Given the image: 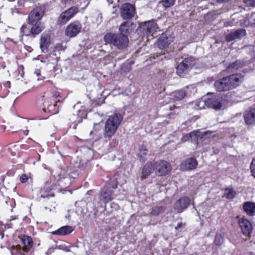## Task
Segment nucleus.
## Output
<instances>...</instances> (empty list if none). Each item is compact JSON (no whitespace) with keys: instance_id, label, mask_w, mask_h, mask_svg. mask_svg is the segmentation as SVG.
Listing matches in <instances>:
<instances>
[{"instance_id":"1","label":"nucleus","mask_w":255,"mask_h":255,"mask_svg":"<svg viewBox=\"0 0 255 255\" xmlns=\"http://www.w3.org/2000/svg\"><path fill=\"white\" fill-rule=\"evenodd\" d=\"M243 81L244 76L242 74H233L216 81L214 86L218 92L227 91L236 88Z\"/></svg>"},{"instance_id":"2","label":"nucleus","mask_w":255,"mask_h":255,"mask_svg":"<svg viewBox=\"0 0 255 255\" xmlns=\"http://www.w3.org/2000/svg\"><path fill=\"white\" fill-rule=\"evenodd\" d=\"M123 119V116L120 113H114L109 116L105 122L103 132L105 138H110L115 134Z\"/></svg>"},{"instance_id":"3","label":"nucleus","mask_w":255,"mask_h":255,"mask_svg":"<svg viewBox=\"0 0 255 255\" xmlns=\"http://www.w3.org/2000/svg\"><path fill=\"white\" fill-rule=\"evenodd\" d=\"M123 119V116L120 113H114L109 116L105 122L103 132L105 138H110L115 134Z\"/></svg>"},{"instance_id":"4","label":"nucleus","mask_w":255,"mask_h":255,"mask_svg":"<svg viewBox=\"0 0 255 255\" xmlns=\"http://www.w3.org/2000/svg\"><path fill=\"white\" fill-rule=\"evenodd\" d=\"M104 40L105 42L113 45L119 49L126 48L129 42L127 35L119 33H108L105 35Z\"/></svg>"},{"instance_id":"5","label":"nucleus","mask_w":255,"mask_h":255,"mask_svg":"<svg viewBox=\"0 0 255 255\" xmlns=\"http://www.w3.org/2000/svg\"><path fill=\"white\" fill-rule=\"evenodd\" d=\"M23 247L17 245L12 248L11 253L12 255H32L30 249L32 246V240L28 236H24L21 239Z\"/></svg>"},{"instance_id":"6","label":"nucleus","mask_w":255,"mask_h":255,"mask_svg":"<svg viewBox=\"0 0 255 255\" xmlns=\"http://www.w3.org/2000/svg\"><path fill=\"white\" fill-rule=\"evenodd\" d=\"M205 105L216 111L221 110L226 107V96L223 94H219L208 98L205 101Z\"/></svg>"},{"instance_id":"7","label":"nucleus","mask_w":255,"mask_h":255,"mask_svg":"<svg viewBox=\"0 0 255 255\" xmlns=\"http://www.w3.org/2000/svg\"><path fill=\"white\" fill-rule=\"evenodd\" d=\"M44 5L36 6L29 13L28 17L29 24H35L41 23L40 20L42 19L45 12Z\"/></svg>"},{"instance_id":"8","label":"nucleus","mask_w":255,"mask_h":255,"mask_svg":"<svg viewBox=\"0 0 255 255\" xmlns=\"http://www.w3.org/2000/svg\"><path fill=\"white\" fill-rule=\"evenodd\" d=\"M195 64V59L192 56H189L183 59L176 67L177 75L182 76L184 73L191 68Z\"/></svg>"},{"instance_id":"9","label":"nucleus","mask_w":255,"mask_h":255,"mask_svg":"<svg viewBox=\"0 0 255 255\" xmlns=\"http://www.w3.org/2000/svg\"><path fill=\"white\" fill-rule=\"evenodd\" d=\"M78 11L76 6H73L61 13L57 19V23L64 25L70 20Z\"/></svg>"},{"instance_id":"10","label":"nucleus","mask_w":255,"mask_h":255,"mask_svg":"<svg viewBox=\"0 0 255 255\" xmlns=\"http://www.w3.org/2000/svg\"><path fill=\"white\" fill-rule=\"evenodd\" d=\"M156 173L158 176H165L171 171V166L169 162L164 160L155 162Z\"/></svg>"},{"instance_id":"11","label":"nucleus","mask_w":255,"mask_h":255,"mask_svg":"<svg viewBox=\"0 0 255 255\" xmlns=\"http://www.w3.org/2000/svg\"><path fill=\"white\" fill-rule=\"evenodd\" d=\"M157 28V25L154 20H150L141 23L140 29L147 36L152 35Z\"/></svg>"},{"instance_id":"12","label":"nucleus","mask_w":255,"mask_h":255,"mask_svg":"<svg viewBox=\"0 0 255 255\" xmlns=\"http://www.w3.org/2000/svg\"><path fill=\"white\" fill-rule=\"evenodd\" d=\"M134 13L135 8L133 5L129 3L122 5L121 8V14L124 19H130L133 16Z\"/></svg>"},{"instance_id":"13","label":"nucleus","mask_w":255,"mask_h":255,"mask_svg":"<svg viewBox=\"0 0 255 255\" xmlns=\"http://www.w3.org/2000/svg\"><path fill=\"white\" fill-rule=\"evenodd\" d=\"M81 24L79 21H74L68 25L65 34L70 37H75L81 31Z\"/></svg>"},{"instance_id":"14","label":"nucleus","mask_w":255,"mask_h":255,"mask_svg":"<svg viewBox=\"0 0 255 255\" xmlns=\"http://www.w3.org/2000/svg\"><path fill=\"white\" fill-rule=\"evenodd\" d=\"M190 204V199L188 197L180 198L174 204V209L177 213H180L187 209Z\"/></svg>"},{"instance_id":"15","label":"nucleus","mask_w":255,"mask_h":255,"mask_svg":"<svg viewBox=\"0 0 255 255\" xmlns=\"http://www.w3.org/2000/svg\"><path fill=\"white\" fill-rule=\"evenodd\" d=\"M238 223L244 235H249L252 233L253 226L249 220L241 218L239 219Z\"/></svg>"},{"instance_id":"16","label":"nucleus","mask_w":255,"mask_h":255,"mask_svg":"<svg viewBox=\"0 0 255 255\" xmlns=\"http://www.w3.org/2000/svg\"><path fill=\"white\" fill-rule=\"evenodd\" d=\"M246 34V30L245 29L240 28L227 34L225 39L227 42H231L237 39H241Z\"/></svg>"},{"instance_id":"17","label":"nucleus","mask_w":255,"mask_h":255,"mask_svg":"<svg viewBox=\"0 0 255 255\" xmlns=\"http://www.w3.org/2000/svg\"><path fill=\"white\" fill-rule=\"evenodd\" d=\"M50 44V36L46 33H43L40 37V48L43 53L47 52Z\"/></svg>"},{"instance_id":"18","label":"nucleus","mask_w":255,"mask_h":255,"mask_svg":"<svg viewBox=\"0 0 255 255\" xmlns=\"http://www.w3.org/2000/svg\"><path fill=\"white\" fill-rule=\"evenodd\" d=\"M197 165V161L194 158L191 157L187 159L181 163V167L185 171L191 170L195 169Z\"/></svg>"},{"instance_id":"19","label":"nucleus","mask_w":255,"mask_h":255,"mask_svg":"<svg viewBox=\"0 0 255 255\" xmlns=\"http://www.w3.org/2000/svg\"><path fill=\"white\" fill-rule=\"evenodd\" d=\"M114 198H115V195L111 190L106 188L101 192L100 199L104 203H108L112 200Z\"/></svg>"},{"instance_id":"20","label":"nucleus","mask_w":255,"mask_h":255,"mask_svg":"<svg viewBox=\"0 0 255 255\" xmlns=\"http://www.w3.org/2000/svg\"><path fill=\"white\" fill-rule=\"evenodd\" d=\"M155 161H148L143 167L142 171V177L146 178L155 169Z\"/></svg>"},{"instance_id":"21","label":"nucleus","mask_w":255,"mask_h":255,"mask_svg":"<svg viewBox=\"0 0 255 255\" xmlns=\"http://www.w3.org/2000/svg\"><path fill=\"white\" fill-rule=\"evenodd\" d=\"M244 119L247 125H252L255 123V109L251 108L244 114Z\"/></svg>"},{"instance_id":"22","label":"nucleus","mask_w":255,"mask_h":255,"mask_svg":"<svg viewBox=\"0 0 255 255\" xmlns=\"http://www.w3.org/2000/svg\"><path fill=\"white\" fill-rule=\"evenodd\" d=\"M243 208L245 212L250 216L255 215V203L252 202H246L244 203Z\"/></svg>"},{"instance_id":"23","label":"nucleus","mask_w":255,"mask_h":255,"mask_svg":"<svg viewBox=\"0 0 255 255\" xmlns=\"http://www.w3.org/2000/svg\"><path fill=\"white\" fill-rule=\"evenodd\" d=\"M132 23L129 21H124L122 22L119 28L120 34L127 35L130 33V27Z\"/></svg>"},{"instance_id":"24","label":"nucleus","mask_w":255,"mask_h":255,"mask_svg":"<svg viewBox=\"0 0 255 255\" xmlns=\"http://www.w3.org/2000/svg\"><path fill=\"white\" fill-rule=\"evenodd\" d=\"M170 43V39L165 34H162L158 39V46L160 49H163L168 46Z\"/></svg>"},{"instance_id":"25","label":"nucleus","mask_w":255,"mask_h":255,"mask_svg":"<svg viewBox=\"0 0 255 255\" xmlns=\"http://www.w3.org/2000/svg\"><path fill=\"white\" fill-rule=\"evenodd\" d=\"M73 231L72 227L69 226H63L58 230L54 231L52 234L54 235L65 236L70 234Z\"/></svg>"},{"instance_id":"26","label":"nucleus","mask_w":255,"mask_h":255,"mask_svg":"<svg viewBox=\"0 0 255 255\" xmlns=\"http://www.w3.org/2000/svg\"><path fill=\"white\" fill-rule=\"evenodd\" d=\"M244 62L241 60H237L230 64L227 68V70L230 73L233 72L243 67Z\"/></svg>"},{"instance_id":"27","label":"nucleus","mask_w":255,"mask_h":255,"mask_svg":"<svg viewBox=\"0 0 255 255\" xmlns=\"http://www.w3.org/2000/svg\"><path fill=\"white\" fill-rule=\"evenodd\" d=\"M31 25V33L33 37L39 34L44 29V26L41 23H37L35 24H30Z\"/></svg>"},{"instance_id":"28","label":"nucleus","mask_w":255,"mask_h":255,"mask_svg":"<svg viewBox=\"0 0 255 255\" xmlns=\"http://www.w3.org/2000/svg\"><path fill=\"white\" fill-rule=\"evenodd\" d=\"M185 96V92L183 90L176 91L173 93V99L175 101L182 100Z\"/></svg>"},{"instance_id":"29","label":"nucleus","mask_w":255,"mask_h":255,"mask_svg":"<svg viewBox=\"0 0 255 255\" xmlns=\"http://www.w3.org/2000/svg\"><path fill=\"white\" fill-rule=\"evenodd\" d=\"M147 154V149L142 146L139 149V152L138 153V156L139 158V160L141 162H144L146 160V156Z\"/></svg>"},{"instance_id":"30","label":"nucleus","mask_w":255,"mask_h":255,"mask_svg":"<svg viewBox=\"0 0 255 255\" xmlns=\"http://www.w3.org/2000/svg\"><path fill=\"white\" fill-rule=\"evenodd\" d=\"M236 194L237 193L233 188H227L225 189L224 195L227 199H233Z\"/></svg>"},{"instance_id":"31","label":"nucleus","mask_w":255,"mask_h":255,"mask_svg":"<svg viewBox=\"0 0 255 255\" xmlns=\"http://www.w3.org/2000/svg\"><path fill=\"white\" fill-rule=\"evenodd\" d=\"M165 208L163 206H155L151 209L150 214L153 216H158L163 213Z\"/></svg>"},{"instance_id":"32","label":"nucleus","mask_w":255,"mask_h":255,"mask_svg":"<svg viewBox=\"0 0 255 255\" xmlns=\"http://www.w3.org/2000/svg\"><path fill=\"white\" fill-rule=\"evenodd\" d=\"M224 236L220 233L217 234L214 240L215 245L217 246H221L224 243Z\"/></svg>"},{"instance_id":"33","label":"nucleus","mask_w":255,"mask_h":255,"mask_svg":"<svg viewBox=\"0 0 255 255\" xmlns=\"http://www.w3.org/2000/svg\"><path fill=\"white\" fill-rule=\"evenodd\" d=\"M246 26H255V14L251 15L248 20H245Z\"/></svg>"},{"instance_id":"34","label":"nucleus","mask_w":255,"mask_h":255,"mask_svg":"<svg viewBox=\"0 0 255 255\" xmlns=\"http://www.w3.org/2000/svg\"><path fill=\"white\" fill-rule=\"evenodd\" d=\"M20 32L22 34V35H25L26 36H30L32 35V33H31V29H29V28L27 27L26 25H23L20 28Z\"/></svg>"},{"instance_id":"35","label":"nucleus","mask_w":255,"mask_h":255,"mask_svg":"<svg viewBox=\"0 0 255 255\" xmlns=\"http://www.w3.org/2000/svg\"><path fill=\"white\" fill-rule=\"evenodd\" d=\"M118 183V182L116 178H114L111 179L110 182L107 184L106 188L109 189L111 188H112L113 189H116L117 188Z\"/></svg>"},{"instance_id":"36","label":"nucleus","mask_w":255,"mask_h":255,"mask_svg":"<svg viewBox=\"0 0 255 255\" xmlns=\"http://www.w3.org/2000/svg\"><path fill=\"white\" fill-rule=\"evenodd\" d=\"M174 2L175 1H159L158 6H162L167 8L174 5Z\"/></svg>"},{"instance_id":"37","label":"nucleus","mask_w":255,"mask_h":255,"mask_svg":"<svg viewBox=\"0 0 255 255\" xmlns=\"http://www.w3.org/2000/svg\"><path fill=\"white\" fill-rule=\"evenodd\" d=\"M250 169L252 175L255 178V158L252 161Z\"/></svg>"},{"instance_id":"38","label":"nucleus","mask_w":255,"mask_h":255,"mask_svg":"<svg viewBox=\"0 0 255 255\" xmlns=\"http://www.w3.org/2000/svg\"><path fill=\"white\" fill-rule=\"evenodd\" d=\"M77 116V115H71V117H70V120L73 121V122L75 123L76 125H77L78 124L80 123L81 122H82V118L81 117V118H79L77 120L74 121L75 118Z\"/></svg>"},{"instance_id":"39","label":"nucleus","mask_w":255,"mask_h":255,"mask_svg":"<svg viewBox=\"0 0 255 255\" xmlns=\"http://www.w3.org/2000/svg\"><path fill=\"white\" fill-rule=\"evenodd\" d=\"M27 180H28V177H27V176L25 174H22L20 177V181L22 183H25V182H26L27 181Z\"/></svg>"},{"instance_id":"40","label":"nucleus","mask_w":255,"mask_h":255,"mask_svg":"<svg viewBox=\"0 0 255 255\" xmlns=\"http://www.w3.org/2000/svg\"><path fill=\"white\" fill-rule=\"evenodd\" d=\"M24 6V1H17V5L15 6L16 9H20Z\"/></svg>"},{"instance_id":"41","label":"nucleus","mask_w":255,"mask_h":255,"mask_svg":"<svg viewBox=\"0 0 255 255\" xmlns=\"http://www.w3.org/2000/svg\"><path fill=\"white\" fill-rule=\"evenodd\" d=\"M57 101H55V103L52 105H48L47 103L46 102L44 103V107H46V106H48V109L49 111H51L52 110L53 108H54L55 106H56V103Z\"/></svg>"},{"instance_id":"42","label":"nucleus","mask_w":255,"mask_h":255,"mask_svg":"<svg viewBox=\"0 0 255 255\" xmlns=\"http://www.w3.org/2000/svg\"><path fill=\"white\" fill-rule=\"evenodd\" d=\"M185 223H183L182 222H179L177 223L176 227H175V229L176 230L179 229L181 228L184 227L185 226Z\"/></svg>"},{"instance_id":"43","label":"nucleus","mask_w":255,"mask_h":255,"mask_svg":"<svg viewBox=\"0 0 255 255\" xmlns=\"http://www.w3.org/2000/svg\"><path fill=\"white\" fill-rule=\"evenodd\" d=\"M246 4L255 7V1H244Z\"/></svg>"},{"instance_id":"44","label":"nucleus","mask_w":255,"mask_h":255,"mask_svg":"<svg viewBox=\"0 0 255 255\" xmlns=\"http://www.w3.org/2000/svg\"><path fill=\"white\" fill-rule=\"evenodd\" d=\"M53 97L55 99H56L57 98L59 97L60 96L59 93L58 92H54L53 93Z\"/></svg>"},{"instance_id":"45","label":"nucleus","mask_w":255,"mask_h":255,"mask_svg":"<svg viewBox=\"0 0 255 255\" xmlns=\"http://www.w3.org/2000/svg\"><path fill=\"white\" fill-rule=\"evenodd\" d=\"M34 74H36L37 77L39 76L40 75V70H36L35 71Z\"/></svg>"},{"instance_id":"46","label":"nucleus","mask_w":255,"mask_h":255,"mask_svg":"<svg viewBox=\"0 0 255 255\" xmlns=\"http://www.w3.org/2000/svg\"><path fill=\"white\" fill-rule=\"evenodd\" d=\"M99 18H100V20L99 22H101V19L102 18V14L99 13L98 14V18H97V20Z\"/></svg>"},{"instance_id":"47","label":"nucleus","mask_w":255,"mask_h":255,"mask_svg":"<svg viewBox=\"0 0 255 255\" xmlns=\"http://www.w3.org/2000/svg\"><path fill=\"white\" fill-rule=\"evenodd\" d=\"M213 133V132L212 131H206L205 132V135H207L208 134H210L211 135Z\"/></svg>"},{"instance_id":"48","label":"nucleus","mask_w":255,"mask_h":255,"mask_svg":"<svg viewBox=\"0 0 255 255\" xmlns=\"http://www.w3.org/2000/svg\"><path fill=\"white\" fill-rule=\"evenodd\" d=\"M49 195H47V194H41V197H42V198H46V197H48Z\"/></svg>"},{"instance_id":"49","label":"nucleus","mask_w":255,"mask_h":255,"mask_svg":"<svg viewBox=\"0 0 255 255\" xmlns=\"http://www.w3.org/2000/svg\"><path fill=\"white\" fill-rule=\"evenodd\" d=\"M250 49L253 50L254 52L255 51V46H251Z\"/></svg>"},{"instance_id":"50","label":"nucleus","mask_w":255,"mask_h":255,"mask_svg":"<svg viewBox=\"0 0 255 255\" xmlns=\"http://www.w3.org/2000/svg\"><path fill=\"white\" fill-rule=\"evenodd\" d=\"M64 251L66 252H71V251L68 249H65Z\"/></svg>"},{"instance_id":"51","label":"nucleus","mask_w":255,"mask_h":255,"mask_svg":"<svg viewBox=\"0 0 255 255\" xmlns=\"http://www.w3.org/2000/svg\"><path fill=\"white\" fill-rule=\"evenodd\" d=\"M218 2H223L224 1L223 0H221V1H217Z\"/></svg>"},{"instance_id":"52","label":"nucleus","mask_w":255,"mask_h":255,"mask_svg":"<svg viewBox=\"0 0 255 255\" xmlns=\"http://www.w3.org/2000/svg\"><path fill=\"white\" fill-rule=\"evenodd\" d=\"M92 132H93L92 131H91L90 132V134H92Z\"/></svg>"},{"instance_id":"53","label":"nucleus","mask_w":255,"mask_h":255,"mask_svg":"<svg viewBox=\"0 0 255 255\" xmlns=\"http://www.w3.org/2000/svg\"><path fill=\"white\" fill-rule=\"evenodd\" d=\"M88 4H89V2L87 4H86V6H87Z\"/></svg>"}]
</instances>
